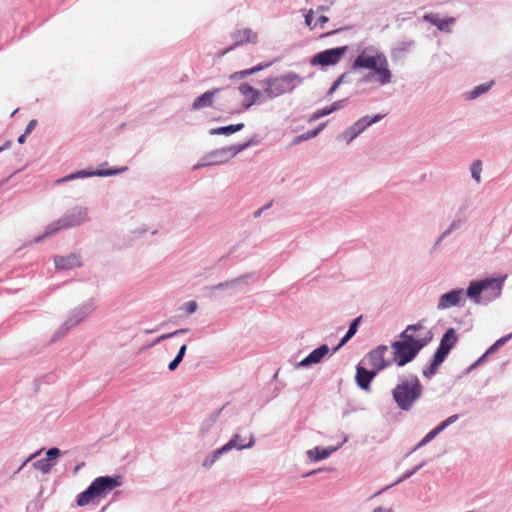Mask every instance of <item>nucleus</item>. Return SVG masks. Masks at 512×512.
<instances>
[{
  "instance_id": "nucleus-40",
  "label": "nucleus",
  "mask_w": 512,
  "mask_h": 512,
  "mask_svg": "<svg viewBox=\"0 0 512 512\" xmlns=\"http://www.w3.org/2000/svg\"><path fill=\"white\" fill-rule=\"evenodd\" d=\"M466 223L458 219L451 220L448 227L444 230V236H450L452 233L462 229Z\"/></svg>"
},
{
  "instance_id": "nucleus-36",
  "label": "nucleus",
  "mask_w": 512,
  "mask_h": 512,
  "mask_svg": "<svg viewBox=\"0 0 512 512\" xmlns=\"http://www.w3.org/2000/svg\"><path fill=\"white\" fill-rule=\"evenodd\" d=\"M223 410V408H220L218 410H215L213 411L209 417H207L203 423H202V426H201V430L203 432H206V431H209L210 428L217 422L220 414H221V411Z\"/></svg>"
},
{
  "instance_id": "nucleus-33",
  "label": "nucleus",
  "mask_w": 512,
  "mask_h": 512,
  "mask_svg": "<svg viewBox=\"0 0 512 512\" xmlns=\"http://www.w3.org/2000/svg\"><path fill=\"white\" fill-rule=\"evenodd\" d=\"M494 85V81H489L486 83H482L480 85L475 86L468 94V99L473 100L481 96L482 94L488 92L492 86Z\"/></svg>"
},
{
  "instance_id": "nucleus-35",
  "label": "nucleus",
  "mask_w": 512,
  "mask_h": 512,
  "mask_svg": "<svg viewBox=\"0 0 512 512\" xmlns=\"http://www.w3.org/2000/svg\"><path fill=\"white\" fill-rule=\"evenodd\" d=\"M241 436L238 434L233 435V437L228 442H233V449L236 448L238 450L248 449L254 446L255 439L253 435H250L249 442L243 444L240 442Z\"/></svg>"
},
{
  "instance_id": "nucleus-11",
  "label": "nucleus",
  "mask_w": 512,
  "mask_h": 512,
  "mask_svg": "<svg viewBox=\"0 0 512 512\" xmlns=\"http://www.w3.org/2000/svg\"><path fill=\"white\" fill-rule=\"evenodd\" d=\"M466 290L463 288H455L442 294L437 302V310L443 311L452 307H462L465 304Z\"/></svg>"
},
{
  "instance_id": "nucleus-50",
  "label": "nucleus",
  "mask_w": 512,
  "mask_h": 512,
  "mask_svg": "<svg viewBox=\"0 0 512 512\" xmlns=\"http://www.w3.org/2000/svg\"><path fill=\"white\" fill-rule=\"evenodd\" d=\"M61 455V450L57 447H52V448H49L47 451H46V458L48 461L52 462L53 460H55L57 457H59Z\"/></svg>"
},
{
  "instance_id": "nucleus-59",
  "label": "nucleus",
  "mask_w": 512,
  "mask_h": 512,
  "mask_svg": "<svg viewBox=\"0 0 512 512\" xmlns=\"http://www.w3.org/2000/svg\"><path fill=\"white\" fill-rule=\"evenodd\" d=\"M169 338H171V337L169 336V333H167V334H163V335L159 336L158 338H156V339L154 340V342L151 344V346L156 345V344L160 343L161 341L166 340V339H169Z\"/></svg>"
},
{
  "instance_id": "nucleus-27",
  "label": "nucleus",
  "mask_w": 512,
  "mask_h": 512,
  "mask_svg": "<svg viewBox=\"0 0 512 512\" xmlns=\"http://www.w3.org/2000/svg\"><path fill=\"white\" fill-rule=\"evenodd\" d=\"M271 65H272V62L260 63V64H258L256 66H253V67L249 68V69H244V70L232 73L229 76V79L232 80V81L241 80V79H244V78H246V77H248L250 75L256 74L257 72H260V71L270 67Z\"/></svg>"
},
{
  "instance_id": "nucleus-52",
  "label": "nucleus",
  "mask_w": 512,
  "mask_h": 512,
  "mask_svg": "<svg viewBox=\"0 0 512 512\" xmlns=\"http://www.w3.org/2000/svg\"><path fill=\"white\" fill-rule=\"evenodd\" d=\"M346 103H347V99H341V100L335 101L328 107H329V110L331 111V113H333L335 111L342 109Z\"/></svg>"
},
{
  "instance_id": "nucleus-25",
  "label": "nucleus",
  "mask_w": 512,
  "mask_h": 512,
  "mask_svg": "<svg viewBox=\"0 0 512 512\" xmlns=\"http://www.w3.org/2000/svg\"><path fill=\"white\" fill-rule=\"evenodd\" d=\"M248 276H249V274H245V275L239 276L237 278L212 285L210 287V290L216 291V290H226L227 289V290H231V291L235 292V291H237L238 287L244 283L245 279H247Z\"/></svg>"
},
{
  "instance_id": "nucleus-58",
  "label": "nucleus",
  "mask_w": 512,
  "mask_h": 512,
  "mask_svg": "<svg viewBox=\"0 0 512 512\" xmlns=\"http://www.w3.org/2000/svg\"><path fill=\"white\" fill-rule=\"evenodd\" d=\"M188 331H189L188 328H181V329H178V330H176L174 332L169 333V336L171 338H173V337L178 336V335L186 334Z\"/></svg>"
},
{
  "instance_id": "nucleus-24",
  "label": "nucleus",
  "mask_w": 512,
  "mask_h": 512,
  "mask_svg": "<svg viewBox=\"0 0 512 512\" xmlns=\"http://www.w3.org/2000/svg\"><path fill=\"white\" fill-rule=\"evenodd\" d=\"M233 442H227L222 447L215 449L212 451L207 457L204 459L202 466L206 469L212 467V465L225 453L231 451L233 449Z\"/></svg>"
},
{
  "instance_id": "nucleus-18",
  "label": "nucleus",
  "mask_w": 512,
  "mask_h": 512,
  "mask_svg": "<svg viewBox=\"0 0 512 512\" xmlns=\"http://www.w3.org/2000/svg\"><path fill=\"white\" fill-rule=\"evenodd\" d=\"M378 373L373 369L363 367L361 363L356 366L355 381L359 388L364 391L370 390V384Z\"/></svg>"
},
{
  "instance_id": "nucleus-4",
  "label": "nucleus",
  "mask_w": 512,
  "mask_h": 512,
  "mask_svg": "<svg viewBox=\"0 0 512 512\" xmlns=\"http://www.w3.org/2000/svg\"><path fill=\"white\" fill-rule=\"evenodd\" d=\"M122 480L123 477L121 475H106L95 478L83 492L78 494L76 504L82 507L88 505L95 499L104 498L116 487L121 486Z\"/></svg>"
},
{
  "instance_id": "nucleus-34",
  "label": "nucleus",
  "mask_w": 512,
  "mask_h": 512,
  "mask_svg": "<svg viewBox=\"0 0 512 512\" xmlns=\"http://www.w3.org/2000/svg\"><path fill=\"white\" fill-rule=\"evenodd\" d=\"M359 135H360V133L356 130V128L352 124L351 126L346 128L340 135H338L337 138L345 141L347 144H350Z\"/></svg>"
},
{
  "instance_id": "nucleus-29",
  "label": "nucleus",
  "mask_w": 512,
  "mask_h": 512,
  "mask_svg": "<svg viewBox=\"0 0 512 512\" xmlns=\"http://www.w3.org/2000/svg\"><path fill=\"white\" fill-rule=\"evenodd\" d=\"M445 361V359L441 358L437 354H433L431 362L426 365L423 370L422 374L425 378L431 379L437 372L439 366Z\"/></svg>"
},
{
  "instance_id": "nucleus-30",
  "label": "nucleus",
  "mask_w": 512,
  "mask_h": 512,
  "mask_svg": "<svg viewBox=\"0 0 512 512\" xmlns=\"http://www.w3.org/2000/svg\"><path fill=\"white\" fill-rule=\"evenodd\" d=\"M426 464L425 461H422L420 464L416 465L415 467H413L411 470H408L406 471L405 473L402 474L401 477H399L394 483L390 484V485H387L385 487H383L381 490L377 491L373 496H378L380 495L381 493H383L384 491L388 490L389 488L403 482L404 480L412 477L416 472H418L424 465Z\"/></svg>"
},
{
  "instance_id": "nucleus-56",
  "label": "nucleus",
  "mask_w": 512,
  "mask_h": 512,
  "mask_svg": "<svg viewBox=\"0 0 512 512\" xmlns=\"http://www.w3.org/2000/svg\"><path fill=\"white\" fill-rule=\"evenodd\" d=\"M210 166L208 160H206V156H204L196 165H194L193 170H198L204 167Z\"/></svg>"
},
{
  "instance_id": "nucleus-15",
  "label": "nucleus",
  "mask_w": 512,
  "mask_h": 512,
  "mask_svg": "<svg viewBox=\"0 0 512 512\" xmlns=\"http://www.w3.org/2000/svg\"><path fill=\"white\" fill-rule=\"evenodd\" d=\"M238 91L241 95L245 96L246 99L243 102L244 109L248 110L251 106L257 103H262L266 98L263 97L258 89L252 87L248 83H241L238 86Z\"/></svg>"
},
{
  "instance_id": "nucleus-43",
  "label": "nucleus",
  "mask_w": 512,
  "mask_h": 512,
  "mask_svg": "<svg viewBox=\"0 0 512 512\" xmlns=\"http://www.w3.org/2000/svg\"><path fill=\"white\" fill-rule=\"evenodd\" d=\"M349 76V73L348 72H345L343 74H341L334 82L333 84L331 85V87L329 88V90L327 91V96L330 97L332 96V94L338 89V87H340L341 84L343 83H346L348 80Z\"/></svg>"
},
{
  "instance_id": "nucleus-51",
  "label": "nucleus",
  "mask_w": 512,
  "mask_h": 512,
  "mask_svg": "<svg viewBox=\"0 0 512 512\" xmlns=\"http://www.w3.org/2000/svg\"><path fill=\"white\" fill-rule=\"evenodd\" d=\"M410 331H407V328L401 332L400 338L401 340L394 341V343H409L412 344V342L409 339H414L415 337L412 334H409Z\"/></svg>"
},
{
  "instance_id": "nucleus-2",
  "label": "nucleus",
  "mask_w": 512,
  "mask_h": 512,
  "mask_svg": "<svg viewBox=\"0 0 512 512\" xmlns=\"http://www.w3.org/2000/svg\"><path fill=\"white\" fill-rule=\"evenodd\" d=\"M393 401L401 411H410L422 397L423 386L417 375L401 379L391 391Z\"/></svg>"
},
{
  "instance_id": "nucleus-10",
  "label": "nucleus",
  "mask_w": 512,
  "mask_h": 512,
  "mask_svg": "<svg viewBox=\"0 0 512 512\" xmlns=\"http://www.w3.org/2000/svg\"><path fill=\"white\" fill-rule=\"evenodd\" d=\"M387 352L388 347L386 345H379L367 353L363 361L367 366L379 373L392 364L391 360L385 358Z\"/></svg>"
},
{
  "instance_id": "nucleus-12",
  "label": "nucleus",
  "mask_w": 512,
  "mask_h": 512,
  "mask_svg": "<svg viewBox=\"0 0 512 512\" xmlns=\"http://www.w3.org/2000/svg\"><path fill=\"white\" fill-rule=\"evenodd\" d=\"M394 361L399 367H403L413 361L418 355L412 344L409 343H392Z\"/></svg>"
},
{
  "instance_id": "nucleus-54",
  "label": "nucleus",
  "mask_w": 512,
  "mask_h": 512,
  "mask_svg": "<svg viewBox=\"0 0 512 512\" xmlns=\"http://www.w3.org/2000/svg\"><path fill=\"white\" fill-rule=\"evenodd\" d=\"M422 329H424L423 321H419L416 324H411V325L407 326V331H410V332H416V331H420Z\"/></svg>"
},
{
  "instance_id": "nucleus-60",
  "label": "nucleus",
  "mask_w": 512,
  "mask_h": 512,
  "mask_svg": "<svg viewBox=\"0 0 512 512\" xmlns=\"http://www.w3.org/2000/svg\"><path fill=\"white\" fill-rule=\"evenodd\" d=\"M372 512H394L392 508L377 507Z\"/></svg>"
},
{
  "instance_id": "nucleus-39",
  "label": "nucleus",
  "mask_w": 512,
  "mask_h": 512,
  "mask_svg": "<svg viewBox=\"0 0 512 512\" xmlns=\"http://www.w3.org/2000/svg\"><path fill=\"white\" fill-rule=\"evenodd\" d=\"M260 143V138L258 135L252 136L248 141L240 144L234 145L236 148V152L239 154L240 152L246 150L249 147L256 146Z\"/></svg>"
},
{
  "instance_id": "nucleus-1",
  "label": "nucleus",
  "mask_w": 512,
  "mask_h": 512,
  "mask_svg": "<svg viewBox=\"0 0 512 512\" xmlns=\"http://www.w3.org/2000/svg\"><path fill=\"white\" fill-rule=\"evenodd\" d=\"M506 279L507 275L473 280L466 289V295L474 304L486 306L501 296Z\"/></svg>"
},
{
  "instance_id": "nucleus-23",
  "label": "nucleus",
  "mask_w": 512,
  "mask_h": 512,
  "mask_svg": "<svg viewBox=\"0 0 512 512\" xmlns=\"http://www.w3.org/2000/svg\"><path fill=\"white\" fill-rule=\"evenodd\" d=\"M340 446L336 447H320L316 446L306 452L307 457L313 462H319L328 458L333 452L339 449Z\"/></svg>"
},
{
  "instance_id": "nucleus-28",
  "label": "nucleus",
  "mask_w": 512,
  "mask_h": 512,
  "mask_svg": "<svg viewBox=\"0 0 512 512\" xmlns=\"http://www.w3.org/2000/svg\"><path fill=\"white\" fill-rule=\"evenodd\" d=\"M361 319H362V316H359V317L355 318L354 320H352L346 334L341 338L338 345L333 349V352H336L338 349H340L342 346H344L357 333Z\"/></svg>"
},
{
  "instance_id": "nucleus-26",
  "label": "nucleus",
  "mask_w": 512,
  "mask_h": 512,
  "mask_svg": "<svg viewBox=\"0 0 512 512\" xmlns=\"http://www.w3.org/2000/svg\"><path fill=\"white\" fill-rule=\"evenodd\" d=\"M385 116L386 114H375L373 116L366 115L353 123V126L361 134L371 125L381 121Z\"/></svg>"
},
{
  "instance_id": "nucleus-49",
  "label": "nucleus",
  "mask_w": 512,
  "mask_h": 512,
  "mask_svg": "<svg viewBox=\"0 0 512 512\" xmlns=\"http://www.w3.org/2000/svg\"><path fill=\"white\" fill-rule=\"evenodd\" d=\"M329 114H331V111L329 110V107H324L322 109H319V110L315 111L311 115L309 121H315V120L320 119V118H322L324 116H327Z\"/></svg>"
},
{
  "instance_id": "nucleus-32",
  "label": "nucleus",
  "mask_w": 512,
  "mask_h": 512,
  "mask_svg": "<svg viewBox=\"0 0 512 512\" xmlns=\"http://www.w3.org/2000/svg\"><path fill=\"white\" fill-rule=\"evenodd\" d=\"M324 126H325V123H321L315 129H311V130L306 131L305 133L297 135L296 137H294L292 144L296 145V144H299L301 142H304V141H307V140H310V139L316 137L322 131Z\"/></svg>"
},
{
  "instance_id": "nucleus-9",
  "label": "nucleus",
  "mask_w": 512,
  "mask_h": 512,
  "mask_svg": "<svg viewBox=\"0 0 512 512\" xmlns=\"http://www.w3.org/2000/svg\"><path fill=\"white\" fill-rule=\"evenodd\" d=\"M128 170V167L124 166L121 168H111V169H96V170H79L74 173H71L65 177L59 178L55 181L56 185L63 184L67 181L79 179V178H86V177H108V176H114L117 174H121Z\"/></svg>"
},
{
  "instance_id": "nucleus-57",
  "label": "nucleus",
  "mask_w": 512,
  "mask_h": 512,
  "mask_svg": "<svg viewBox=\"0 0 512 512\" xmlns=\"http://www.w3.org/2000/svg\"><path fill=\"white\" fill-rule=\"evenodd\" d=\"M448 236H444V231L438 236V238L436 239L435 243L433 244V247L432 249L433 250H436L438 247H440L442 241L447 238Z\"/></svg>"
},
{
  "instance_id": "nucleus-64",
  "label": "nucleus",
  "mask_w": 512,
  "mask_h": 512,
  "mask_svg": "<svg viewBox=\"0 0 512 512\" xmlns=\"http://www.w3.org/2000/svg\"><path fill=\"white\" fill-rule=\"evenodd\" d=\"M27 136H28V135H27V134H25V132H24L22 135H20V136L18 137V139H17L18 143H19V144H23V143H25V141H26V137H27Z\"/></svg>"
},
{
  "instance_id": "nucleus-37",
  "label": "nucleus",
  "mask_w": 512,
  "mask_h": 512,
  "mask_svg": "<svg viewBox=\"0 0 512 512\" xmlns=\"http://www.w3.org/2000/svg\"><path fill=\"white\" fill-rule=\"evenodd\" d=\"M186 351H187V345H185V344L179 348L178 353L176 354L175 358L168 364V369L170 371L176 370V368L179 366V364L183 361Z\"/></svg>"
},
{
  "instance_id": "nucleus-38",
  "label": "nucleus",
  "mask_w": 512,
  "mask_h": 512,
  "mask_svg": "<svg viewBox=\"0 0 512 512\" xmlns=\"http://www.w3.org/2000/svg\"><path fill=\"white\" fill-rule=\"evenodd\" d=\"M54 463L47 460V458H42L33 463L35 469L39 470L43 474L50 473Z\"/></svg>"
},
{
  "instance_id": "nucleus-19",
  "label": "nucleus",
  "mask_w": 512,
  "mask_h": 512,
  "mask_svg": "<svg viewBox=\"0 0 512 512\" xmlns=\"http://www.w3.org/2000/svg\"><path fill=\"white\" fill-rule=\"evenodd\" d=\"M329 351L330 349L328 345L322 344L310 352L304 359H302L297 364V367H309L313 364H318L329 353Z\"/></svg>"
},
{
  "instance_id": "nucleus-45",
  "label": "nucleus",
  "mask_w": 512,
  "mask_h": 512,
  "mask_svg": "<svg viewBox=\"0 0 512 512\" xmlns=\"http://www.w3.org/2000/svg\"><path fill=\"white\" fill-rule=\"evenodd\" d=\"M512 337V335H507V336H503L501 337L500 339H498L497 341H495L487 350L486 352L488 353V355H491L495 352H497L510 338Z\"/></svg>"
},
{
  "instance_id": "nucleus-41",
  "label": "nucleus",
  "mask_w": 512,
  "mask_h": 512,
  "mask_svg": "<svg viewBox=\"0 0 512 512\" xmlns=\"http://www.w3.org/2000/svg\"><path fill=\"white\" fill-rule=\"evenodd\" d=\"M414 45L413 40H403L397 43L396 47L393 48L392 53L394 55L405 53Z\"/></svg>"
},
{
  "instance_id": "nucleus-44",
  "label": "nucleus",
  "mask_w": 512,
  "mask_h": 512,
  "mask_svg": "<svg viewBox=\"0 0 512 512\" xmlns=\"http://www.w3.org/2000/svg\"><path fill=\"white\" fill-rule=\"evenodd\" d=\"M437 435H439L437 433V431L433 428L430 432H428L420 442H418L416 444V446L412 449L411 452L413 451H416L418 449H420L421 447L427 445L428 443H430Z\"/></svg>"
},
{
  "instance_id": "nucleus-31",
  "label": "nucleus",
  "mask_w": 512,
  "mask_h": 512,
  "mask_svg": "<svg viewBox=\"0 0 512 512\" xmlns=\"http://www.w3.org/2000/svg\"><path fill=\"white\" fill-rule=\"evenodd\" d=\"M243 128H244V124L243 123L232 124V125H228V126L212 128V129L209 130V134L210 135H225V136H229V135L234 134V133H236L238 131H241Z\"/></svg>"
},
{
  "instance_id": "nucleus-16",
  "label": "nucleus",
  "mask_w": 512,
  "mask_h": 512,
  "mask_svg": "<svg viewBox=\"0 0 512 512\" xmlns=\"http://www.w3.org/2000/svg\"><path fill=\"white\" fill-rule=\"evenodd\" d=\"M458 336L454 328H448L443 334L439 346L435 351V354L443 359H446L450 351L456 345Z\"/></svg>"
},
{
  "instance_id": "nucleus-46",
  "label": "nucleus",
  "mask_w": 512,
  "mask_h": 512,
  "mask_svg": "<svg viewBox=\"0 0 512 512\" xmlns=\"http://www.w3.org/2000/svg\"><path fill=\"white\" fill-rule=\"evenodd\" d=\"M458 419H459V415H457V414L449 416L447 419H445L439 425H437L434 429L437 431L438 434H440L447 427H449L450 425L455 423Z\"/></svg>"
},
{
  "instance_id": "nucleus-20",
  "label": "nucleus",
  "mask_w": 512,
  "mask_h": 512,
  "mask_svg": "<svg viewBox=\"0 0 512 512\" xmlns=\"http://www.w3.org/2000/svg\"><path fill=\"white\" fill-rule=\"evenodd\" d=\"M55 267L60 270H69L81 267V258L77 253H71L66 256H56L54 258Z\"/></svg>"
},
{
  "instance_id": "nucleus-7",
  "label": "nucleus",
  "mask_w": 512,
  "mask_h": 512,
  "mask_svg": "<svg viewBox=\"0 0 512 512\" xmlns=\"http://www.w3.org/2000/svg\"><path fill=\"white\" fill-rule=\"evenodd\" d=\"M385 57L386 56L377 51L375 47L368 46L354 59L352 69H368L372 71Z\"/></svg>"
},
{
  "instance_id": "nucleus-48",
  "label": "nucleus",
  "mask_w": 512,
  "mask_h": 512,
  "mask_svg": "<svg viewBox=\"0 0 512 512\" xmlns=\"http://www.w3.org/2000/svg\"><path fill=\"white\" fill-rule=\"evenodd\" d=\"M411 342H412V345L416 351V353L418 354L425 346L428 345L427 343V340L423 339V338H420V339H417V338H414V339H409Z\"/></svg>"
},
{
  "instance_id": "nucleus-42",
  "label": "nucleus",
  "mask_w": 512,
  "mask_h": 512,
  "mask_svg": "<svg viewBox=\"0 0 512 512\" xmlns=\"http://www.w3.org/2000/svg\"><path fill=\"white\" fill-rule=\"evenodd\" d=\"M471 177L477 182H481V172H482V162L480 160H476L472 163L470 167Z\"/></svg>"
},
{
  "instance_id": "nucleus-6",
  "label": "nucleus",
  "mask_w": 512,
  "mask_h": 512,
  "mask_svg": "<svg viewBox=\"0 0 512 512\" xmlns=\"http://www.w3.org/2000/svg\"><path fill=\"white\" fill-rule=\"evenodd\" d=\"M94 309V302L92 299H90L83 303L82 305H80L79 307L72 310L66 321L55 332L52 341H56L57 339L65 336L71 328L81 323L88 315H90L94 311Z\"/></svg>"
},
{
  "instance_id": "nucleus-63",
  "label": "nucleus",
  "mask_w": 512,
  "mask_h": 512,
  "mask_svg": "<svg viewBox=\"0 0 512 512\" xmlns=\"http://www.w3.org/2000/svg\"><path fill=\"white\" fill-rule=\"evenodd\" d=\"M227 97L228 98H236V91H235V89H228L227 88Z\"/></svg>"
},
{
  "instance_id": "nucleus-47",
  "label": "nucleus",
  "mask_w": 512,
  "mask_h": 512,
  "mask_svg": "<svg viewBox=\"0 0 512 512\" xmlns=\"http://www.w3.org/2000/svg\"><path fill=\"white\" fill-rule=\"evenodd\" d=\"M453 219H458L466 223L468 221L467 206L464 204L461 205L455 212Z\"/></svg>"
},
{
  "instance_id": "nucleus-22",
  "label": "nucleus",
  "mask_w": 512,
  "mask_h": 512,
  "mask_svg": "<svg viewBox=\"0 0 512 512\" xmlns=\"http://www.w3.org/2000/svg\"><path fill=\"white\" fill-rule=\"evenodd\" d=\"M423 20L437 27L438 30L443 32H450V26L455 23V18L448 17L441 19L437 13H426L423 15Z\"/></svg>"
},
{
  "instance_id": "nucleus-17",
  "label": "nucleus",
  "mask_w": 512,
  "mask_h": 512,
  "mask_svg": "<svg viewBox=\"0 0 512 512\" xmlns=\"http://www.w3.org/2000/svg\"><path fill=\"white\" fill-rule=\"evenodd\" d=\"M234 44L223 51L222 54H225L231 50H233L235 47L243 45L245 43H257L258 41V35L256 32L252 31L250 28H244L242 30L235 31L231 35Z\"/></svg>"
},
{
  "instance_id": "nucleus-55",
  "label": "nucleus",
  "mask_w": 512,
  "mask_h": 512,
  "mask_svg": "<svg viewBox=\"0 0 512 512\" xmlns=\"http://www.w3.org/2000/svg\"><path fill=\"white\" fill-rule=\"evenodd\" d=\"M36 125H37V120H35V119L30 120L25 128V131H24L25 134L29 135L35 129Z\"/></svg>"
},
{
  "instance_id": "nucleus-13",
  "label": "nucleus",
  "mask_w": 512,
  "mask_h": 512,
  "mask_svg": "<svg viewBox=\"0 0 512 512\" xmlns=\"http://www.w3.org/2000/svg\"><path fill=\"white\" fill-rule=\"evenodd\" d=\"M373 73L365 76L364 81L370 82L373 79L378 82L381 86L387 85L392 81V73L389 69V63L387 57L382 59L380 63L372 70Z\"/></svg>"
},
{
  "instance_id": "nucleus-14",
  "label": "nucleus",
  "mask_w": 512,
  "mask_h": 512,
  "mask_svg": "<svg viewBox=\"0 0 512 512\" xmlns=\"http://www.w3.org/2000/svg\"><path fill=\"white\" fill-rule=\"evenodd\" d=\"M238 153L236 152V148L234 145L226 146L222 148L215 149L209 153H207L206 160L211 165H219L228 162L230 159L234 158Z\"/></svg>"
},
{
  "instance_id": "nucleus-53",
  "label": "nucleus",
  "mask_w": 512,
  "mask_h": 512,
  "mask_svg": "<svg viewBox=\"0 0 512 512\" xmlns=\"http://www.w3.org/2000/svg\"><path fill=\"white\" fill-rule=\"evenodd\" d=\"M197 307H198L197 302H196V301H194V300H191V301H188V302H186V303L184 304L183 309H184L187 313L192 314V313L196 312Z\"/></svg>"
},
{
  "instance_id": "nucleus-5",
  "label": "nucleus",
  "mask_w": 512,
  "mask_h": 512,
  "mask_svg": "<svg viewBox=\"0 0 512 512\" xmlns=\"http://www.w3.org/2000/svg\"><path fill=\"white\" fill-rule=\"evenodd\" d=\"M303 80L299 74L293 71L275 77H268L262 81L265 85L263 97L272 100L286 93H292L295 88L303 83Z\"/></svg>"
},
{
  "instance_id": "nucleus-61",
  "label": "nucleus",
  "mask_w": 512,
  "mask_h": 512,
  "mask_svg": "<svg viewBox=\"0 0 512 512\" xmlns=\"http://www.w3.org/2000/svg\"><path fill=\"white\" fill-rule=\"evenodd\" d=\"M487 356H488V353H487V352H485L481 357H479V358L475 361V363L479 366L480 364H482V363L485 361V359H486V357H487Z\"/></svg>"
},
{
  "instance_id": "nucleus-21",
  "label": "nucleus",
  "mask_w": 512,
  "mask_h": 512,
  "mask_svg": "<svg viewBox=\"0 0 512 512\" xmlns=\"http://www.w3.org/2000/svg\"><path fill=\"white\" fill-rule=\"evenodd\" d=\"M224 90L223 88H214L211 90H208L195 98L193 101V104L191 106V110L197 111L205 107H212L213 105V99L215 95H217L219 92Z\"/></svg>"
},
{
  "instance_id": "nucleus-8",
  "label": "nucleus",
  "mask_w": 512,
  "mask_h": 512,
  "mask_svg": "<svg viewBox=\"0 0 512 512\" xmlns=\"http://www.w3.org/2000/svg\"><path fill=\"white\" fill-rule=\"evenodd\" d=\"M348 46L334 47L316 53L311 59L312 66H333L347 53Z\"/></svg>"
},
{
  "instance_id": "nucleus-3",
  "label": "nucleus",
  "mask_w": 512,
  "mask_h": 512,
  "mask_svg": "<svg viewBox=\"0 0 512 512\" xmlns=\"http://www.w3.org/2000/svg\"><path fill=\"white\" fill-rule=\"evenodd\" d=\"M90 221L89 209L84 206H75L68 209L59 219L51 222L45 228L42 235L34 239V243L41 242L44 238L51 236L61 230L81 226Z\"/></svg>"
},
{
  "instance_id": "nucleus-62",
  "label": "nucleus",
  "mask_w": 512,
  "mask_h": 512,
  "mask_svg": "<svg viewBox=\"0 0 512 512\" xmlns=\"http://www.w3.org/2000/svg\"><path fill=\"white\" fill-rule=\"evenodd\" d=\"M329 18L325 15H321L318 17L317 21L318 23H320L321 25H323L324 23L328 22Z\"/></svg>"
}]
</instances>
